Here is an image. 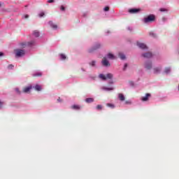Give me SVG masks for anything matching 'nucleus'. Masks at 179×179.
<instances>
[{
    "instance_id": "nucleus-1",
    "label": "nucleus",
    "mask_w": 179,
    "mask_h": 179,
    "mask_svg": "<svg viewBox=\"0 0 179 179\" xmlns=\"http://www.w3.org/2000/svg\"><path fill=\"white\" fill-rule=\"evenodd\" d=\"M155 19L156 17L154 15H150L144 18L143 22L144 23H152V22H155Z\"/></svg>"
},
{
    "instance_id": "nucleus-2",
    "label": "nucleus",
    "mask_w": 179,
    "mask_h": 179,
    "mask_svg": "<svg viewBox=\"0 0 179 179\" xmlns=\"http://www.w3.org/2000/svg\"><path fill=\"white\" fill-rule=\"evenodd\" d=\"M24 54H26V52L24 51V50H19V49L15 50L16 57H23Z\"/></svg>"
},
{
    "instance_id": "nucleus-3",
    "label": "nucleus",
    "mask_w": 179,
    "mask_h": 179,
    "mask_svg": "<svg viewBox=\"0 0 179 179\" xmlns=\"http://www.w3.org/2000/svg\"><path fill=\"white\" fill-rule=\"evenodd\" d=\"M100 47H101V45H100V43H96L94 48L88 50V52H90V54H92V52H94L96 50H99Z\"/></svg>"
},
{
    "instance_id": "nucleus-4",
    "label": "nucleus",
    "mask_w": 179,
    "mask_h": 179,
    "mask_svg": "<svg viewBox=\"0 0 179 179\" xmlns=\"http://www.w3.org/2000/svg\"><path fill=\"white\" fill-rule=\"evenodd\" d=\"M101 64L103 65V66H110L111 64H110V62H108V60H107V57H103L102 61H101Z\"/></svg>"
},
{
    "instance_id": "nucleus-5",
    "label": "nucleus",
    "mask_w": 179,
    "mask_h": 179,
    "mask_svg": "<svg viewBox=\"0 0 179 179\" xmlns=\"http://www.w3.org/2000/svg\"><path fill=\"white\" fill-rule=\"evenodd\" d=\"M152 65L151 62H147L144 64V67L145 68V69H150L152 68Z\"/></svg>"
},
{
    "instance_id": "nucleus-6",
    "label": "nucleus",
    "mask_w": 179,
    "mask_h": 179,
    "mask_svg": "<svg viewBox=\"0 0 179 179\" xmlns=\"http://www.w3.org/2000/svg\"><path fill=\"white\" fill-rule=\"evenodd\" d=\"M142 57H143L144 58H152V57H153V55H152V52H147V53H144L142 55Z\"/></svg>"
},
{
    "instance_id": "nucleus-7",
    "label": "nucleus",
    "mask_w": 179,
    "mask_h": 179,
    "mask_svg": "<svg viewBox=\"0 0 179 179\" xmlns=\"http://www.w3.org/2000/svg\"><path fill=\"white\" fill-rule=\"evenodd\" d=\"M31 89H33V87L31 86L25 87L23 88L22 92H23V93H29Z\"/></svg>"
},
{
    "instance_id": "nucleus-8",
    "label": "nucleus",
    "mask_w": 179,
    "mask_h": 179,
    "mask_svg": "<svg viewBox=\"0 0 179 179\" xmlns=\"http://www.w3.org/2000/svg\"><path fill=\"white\" fill-rule=\"evenodd\" d=\"M36 92H41L43 90V88L41 87V85L36 84L34 87H33Z\"/></svg>"
},
{
    "instance_id": "nucleus-9",
    "label": "nucleus",
    "mask_w": 179,
    "mask_h": 179,
    "mask_svg": "<svg viewBox=\"0 0 179 179\" xmlns=\"http://www.w3.org/2000/svg\"><path fill=\"white\" fill-rule=\"evenodd\" d=\"M141 9L139 8H131L129 10V13H138V12H140Z\"/></svg>"
},
{
    "instance_id": "nucleus-10",
    "label": "nucleus",
    "mask_w": 179,
    "mask_h": 179,
    "mask_svg": "<svg viewBox=\"0 0 179 179\" xmlns=\"http://www.w3.org/2000/svg\"><path fill=\"white\" fill-rule=\"evenodd\" d=\"M137 45L139 47V48H141L142 50H145L146 48H148V46H146L145 43H138Z\"/></svg>"
},
{
    "instance_id": "nucleus-11",
    "label": "nucleus",
    "mask_w": 179,
    "mask_h": 179,
    "mask_svg": "<svg viewBox=\"0 0 179 179\" xmlns=\"http://www.w3.org/2000/svg\"><path fill=\"white\" fill-rule=\"evenodd\" d=\"M150 94H146L145 96L141 98L142 101H148L149 100V97H150Z\"/></svg>"
},
{
    "instance_id": "nucleus-12",
    "label": "nucleus",
    "mask_w": 179,
    "mask_h": 179,
    "mask_svg": "<svg viewBox=\"0 0 179 179\" xmlns=\"http://www.w3.org/2000/svg\"><path fill=\"white\" fill-rule=\"evenodd\" d=\"M161 71H162V67H155L153 69V72L155 74L160 73Z\"/></svg>"
},
{
    "instance_id": "nucleus-13",
    "label": "nucleus",
    "mask_w": 179,
    "mask_h": 179,
    "mask_svg": "<svg viewBox=\"0 0 179 179\" xmlns=\"http://www.w3.org/2000/svg\"><path fill=\"white\" fill-rule=\"evenodd\" d=\"M49 24L50 26L52 28V29H58V26L55 24H54V22H52V21H50L49 22Z\"/></svg>"
},
{
    "instance_id": "nucleus-14",
    "label": "nucleus",
    "mask_w": 179,
    "mask_h": 179,
    "mask_svg": "<svg viewBox=\"0 0 179 179\" xmlns=\"http://www.w3.org/2000/svg\"><path fill=\"white\" fill-rule=\"evenodd\" d=\"M118 99L120 100V101H124L125 100V96H124V94H119Z\"/></svg>"
},
{
    "instance_id": "nucleus-15",
    "label": "nucleus",
    "mask_w": 179,
    "mask_h": 179,
    "mask_svg": "<svg viewBox=\"0 0 179 179\" xmlns=\"http://www.w3.org/2000/svg\"><path fill=\"white\" fill-rule=\"evenodd\" d=\"M99 78L102 80H107V77L104 74H99Z\"/></svg>"
},
{
    "instance_id": "nucleus-16",
    "label": "nucleus",
    "mask_w": 179,
    "mask_h": 179,
    "mask_svg": "<svg viewBox=\"0 0 179 179\" xmlns=\"http://www.w3.org/2000/svg\"><path fill=\"white\" fill-rule=\"evenodd\" d=\"M33 36H34V37H40V32L37 30H35L33 32Z\"/></svg>"
},
{
    "instance_id": "nucleus-17",
    "label": "nucleus",
    "mask_w": 179,
    "mask_h": 179,
    "mask_svg": "<svg viewBox=\"0 0 179 179\" xmlns=\"http://www.w3.org/2000/svg\"><path fill=\"white\" fill-rule=\"evenodd\" d=\"M85 101H86V103H93V101H94V99H93V98H87L86 99H85Z\"/></svg>"
},
{
    "instance_id": "nucleus-18",
    "label": "nucleus",
    "mask_w": 179,
    "mask_h": 179,
    "mask_svg": "<svg viewBox=\"0 0 179 179\" xmlns=\"http://www.w3.org/2000/svg\"><path fill=\"white\" fill-rule=\"evenodd\" d=\"M108 58L109 59H114L115 58V57L114 56V55L111 54V53H108L107 55Z\"/></svg>"
},
{
    "instance_id": "nucleus-19",
    "label": "nucleus",
    "mask_w": 179,
    "mask_h": 179,
    "mask_svg": "<svg viewBox=\"0 0 179 179\" xmlns=\"http://www.w3.org/2000/svg\"><path fill=\"white\" fill-rule=\"evenodd\" d=\"M73 110H80V106L79 105H73L71 106Z\"/></svg>"
},
{
    "instance_id": "nucleus-20",
    "label": "nucleus",
    "mask_w": 179,
    "mask_h": 179,
    "mask_svg": "<svg viewBox=\"0 0 179 179\" xmlns=\"http://www.w3.org/2000/svg\"><path fill=\"white\" fill-rule=\"evenodd\" d=\"M102 90H108V91L114 90V88H113V87H102Z\"/></svg>"
},
{
    "instance_id": "nucleus-21",
    "label": "nucleus",
    "mask_w": 179,
    "mask_h": 179,
    "mask_svg": "<svg viewBox=\"0 0 179 179\" xmlns=\"http://www.w3.org/2000/svg\"><path fill=\"white\" fill-rule=\"evenodd\" d=\"M119 57L120 59H125V55L120 52L119 53Z\"/></svg>"
},
{
    "instance_id": "nucleus-22",
    "label": "nucleus",
    "mask_w": 179,
    "mask_h": 179,
    "mask_svg": "<svg viewBox=\"0 0 179 179\" xmlns=\"http://www.w3.org/2000/svg\"><path fill=\"white\" fill-rule=\"evenodd\" d=\"M106 79H113V74L112 73H108L106 75Z\"/></svg>"
},
{
    "instance_id": "nucleus-23",
    "label": "nucleus",
    "mask_w": 179,
    "mask_h": 179,
    "mask_svg": "<svg viewBox=\"0 0 179 179\" xmlns=\"http://www.w3.org/2000/svg\"><path fill=\"white\" fill-rule=\"evenodd\" d=\"M60 58L61 59L64 60V59H66V56L64 54H60Z\"/></svg>"
},
{
    "instance_id": "nucleus-24",
    "label": "nucleus",
    "mask_w": 179,
    "mask_h": 179,
    "mask_svg": "<svg viewBox=\"0 0 179 179\" xmlns=\"http://www.w3.org/2000/svg\"><path fill=\"white\" fill-rule=\"evenodd\" d=\"M107 106L110 107V108H115V106L113 103H107Z\"/></svg>"
},
{
    "instance_id": "nucleus-25",
    "label": "nucleus",
    "mask_w": 179,
    "mask_h": 179,
    "mask_svg": "<svg viewBox=\"0 0 179 179\" xmlns=\"http://www.w3.org/2000/svg\"><path fill=\"white\" fill-rule=\"evenodd\" d=\"M90 65H91V66H96V61H92L90 63Z\"/></svg>"
},
{
    "instance_id": "nucleus-26",
    "label": "nucleus",
    "mask_w": 179,
    "mask_h": 179,
    "mask_svg": "<svg viewBox=\"0 0 179 179\" xmlns=\"http://www.w3.org/2000/svg\"><path fill=\"white\" fill-rule=\"evenodd\" d=\"M170 71H171L170 68L166 67L165 69V73H170Z\"/></svg>"
},
{
    "instance_id": "nucleus-27",
    "label": "nucleus",
    "mask_w": 179,
    "mask_h": 179,
    "mask_svg": "<svg viewBox=\"0 0 179 179\" xmlns=\"http://www.w3.org/2000/svg\"><path fill=\"white\" fill-rule=\"evenodd\" d=\"M102 109H103V106L101 105L96 106V110H102Z\"/></svg>"
},
{
    "instance_id": "nucleus-28",
    "label": "nucleus",
    "mask_w": 179,
    "mask_h": 179,
    "mask_svg": "<svg viewBox=\"0 0 179 179\" xmlns=\"http://www.w3.org/2000/svg\"><path fill=\"white\" fill-rule=\"evenodd\" d=\"M14 66L13 64H10L8 66V69H13Z\"/></svg>"
},
{
    "instance_id": "nucleus-29",
    "label": "nucleus",
    "mask_w": 179,
    "mask_h": 179,
    "mask_svg": "<svg viewBox=\"0 0 179 179\" xmlns=\"http://www.w3.org/2000/svg\"><path fill=\"white\" fill-rule=\"evenodd\" d=\"M34 41H31L30 42L28 43V45H33L34 44Z\"/></svg>"
},
{
    "instance_id": "nucleus-30",
    "label": "nucleus",
    "mask_w": 179,
    "mask_h": 179,
    "mask_svg": "<svg viewBox=\"0 0 179 179\" xmlns=\"http://www.w3.org/2000/svg\"><path fill=\"white\" fill-rule=\"evenodd\" d=\"M15 90L16 93H17V94H20V90H19V88H15Z\"/></svg>"
},
{
    "instance_id": "nucleus-31",
    "label": "nucleus",
    "mask_w": 179,
    "mask_h": 179,
    "mask_svg": "<svg viewBox=\"0 0 179 179\" xmlns=\"http://www.w3.org/2000/svg\"><path fill=\"white\" fill-rule=\"evenodd\" d=\"M104 10H105V12L110 10V7H108V6L105 7Z\"/></svg>"
},
{
    "instance_id": "nucleus-32",
    "label": "nucleus",
    "mask_w": 179,
    "mask_h": 179,
    "mask_svg": "<svg viewBox=\"0 0 179 179\" xmlns=\"http://www.w3.org/2000/svg\"><path fill=\"white\" fill-rule=\"evenodd\" d=\"M44 15H45L44 13V12H41V13H39V17H43V16H44Z\"/></svg>"
},
{
    "instance_id": "nucleus-33",
    "label": "nucleus",
    "mask_w": 179,
    "mask_h": 179,
    "mask_svg": "<svg viewBox=\"0 0 179 179\" xmlns=\"http://www.w3.org/2000/svg\"><path fill=\"white\" fill-rule=\"evenodd\" d=\"M160 12H167V10L166 8H160Z\"/></svg>"
},
{
    "instance_id": "nucleus-34",
    "label": "nucleus",
    "mask_w": 179,
    "mask_h": 179,
    "mask_svg": "<svg viewBox=\"0 0 179 179\" xmlns=\"http://www.w3.org/2000/svg\"><path fill=\"white\" fill-rule=\"evenodd\" d=\"M127 68H128V64H124L123 71H125L127 69Z\"/></svg>"
},
{
    "instance_id": "nucleus-35",
    "label": "nucleus",
    "mask_w": 179,
    "mask_h": 179,
    "mask_svg": "<svg viewBox=\"0 0 179 179\" xmlns=\"http://www.w3.org/2000/svg\"><path fill=\"white\" fill-rule=\"evenodd\" d=\"M3 106V102L0 101V108H1Z\"/></svg>"
},
{
    "instance_id": "nucleus-36",
    "label": "nucleus",
    "mask_w": 179,
    "mask_h": 179,
    "mask_svg": "<svg viewBox=\"0 0 179 179\" xmlns=\"http://www.w3.org/2000/svg\"><path fill=\"white\" fill-rule=\"evenodd\" d=\"M34 76H41V73L34 74Z\"/></svg>"
},
{
    "instance_id": "nucleus-37",
    "label": "nucleus",
    "mask_w": 179,
    "mask_h": 179,
    "mask_svg": "<svg viewBox=\"0 0 179 179\" xmlns=\"http://www.w3.org/2000/svg\"><path fill=\"white\" fill-rule=\"evenodd\" d=\"M48 3H52L54 2V0H48Z\"/></svg>"
},
{
    "instance_id": "nucleus-38",
    "label": "nucleus",
    "mask_w": 179,
    "mask_h": 179,
    "mask_svg": "<svg viewBox=\"0 0 179 179\" xmlns=\"http://www.w3.org/2000/svg\"><path fill=\"white\" fill-rule=\"evenodd\" d=\"M61 10H65V7H64V6H61Z\"/></svg>"
},
{
    "instance_id": "nucleus-39",
    "label": "nucleus",
    "mask_w": 179,
    "mask_h": 179,
    "mask_svg": "<svg viewBox=\"0 0 179 179\" xmlns=\"http://www.w3.org/2000/svg\"><path fill=\"white\" fill-rule=\"evenodd\" d=\"M24 18H25V19H29V15H24Z\"/></svg>"
},
{
    "instance_id": "nucleus-40",
    "label": "nucleus",
    "mask_w": 179,
    "mask_h": 179,
    "mask_svg": "<svg viewBox=\"0 0 179 179\" xmlns=\"http://www.w3.org/2000/svg\"><path fill=\"white\" fill-rule=\"evenodd\" d=\"M3 53L2 52H0V57H3Z\"/></svg>"
},
{
    "instance_id": "nucleus-41",
    "label": "nucleus",
    "mask_w": 179,
    "mask_h": 179,
    "mask_svg": "<svg viewBox=\"0 0 179 179\" xmlns=\"http://www.w3.org/2000/svg\"><path fill=\"white\" fill-rule=\"evenodd\" d=\"M57 101H59V103H61V98L57 99Z\"/></svg>"
},
{
    "instance_id": "nucleus-42",
    "label": "nucleus",
    "mask_w": 179,
    "mask_h": 179,
    "mask_svg": "<svg viewBox=\"0 0 179 179\" xmlns=\"http://www.w3.org/2000/svg\"><path fill=\"white\" fill-rule=\"evenodd\" d=\"M152 37H156V35L155 34H152Z\"/></svg>"
},
{
    "instance_id": "nucleus-43",
    "label": "nucleus",
    "mask_w": 179,
    "mask_h": 179,
    "mask_svg": "<svg viewBox=\"0 0 179 179\" xmlns=\"http://www.w3.org/2000/svg\"><path fill=\"white\" fill-rule=\"evenodd\" d=\"M22 46H23V45H26V44H24V43H22Z\"/></svg>"
},
{
    "instance_id": "nucleus-44",
    "label": "nucleus",
    "mask_w": 179,
    "mask_h": 179,
    "mask_svg": "<svg viewBox=\"0 0 179 179\" xmlns=\"http://www.w3.org/2000/svg\"><path fill=\"white\" fill-rule=\"evenodd\" d=\"M178 90H179V84H178Z\"/></svg>"
},
{
    "instance_id": "nucleus-45",
    "label": "nucleus",
    "mask_w": 179,
    "mask_h": 179,
    "mask_svg": "<svg viewBox=\"0 0 179 179\" xmlns=\"http://www.w3.org/2000/svg\"><path fill=\"white\" fill-rule=\"evenodd\" d=\"M0 6H1V3H0Z\"/></svg>"
}]
</instances>
